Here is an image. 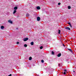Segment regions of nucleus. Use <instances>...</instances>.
<instances>
[{
  "label": "nucleus",
  "instance_id": "nucleus-18",
  "mask_svg": "<svg viewBox=\"0 0 76 76\" xmlns=\"http://www.w3.org/2000/svg\"><path fill=\"white\" fill-rule=\"evenodd\" d=\"M66 72H64V75H65L66 76H67V74H66Z\"/></svg>",
  "mask_w": 76,
  "mask_h": 76
},
{
  "label": "nucleus",
  "instance_id": "nucleus-3",
  "mask_svg": "<svg viewBox=\"0 0 76 76\" xmlns=\"http://www.w3.org/2000/svg\"><path fill=\"white\" fill-rule=\"evenodd\" d=\"M41 20V18H40V17H38L37 18V21H39Z\"/></svg>",
  "mask_w": 76,
  "mask_h": 76
},
{
  "label": "nucleus",
  "instance_id": "nucleus-15",
  "mask_svg": "<svg viewBox=\"0 0 76 76\" xmlns=\"http://www.w3.org/2000/svg\"><path fill=\"white\" fill-rule=\"evenodd\" d=\"M71 7H70V6H69L68 7V9H71Z\"/></svg>",
  "mask_w": 76,
  "mask_h": 76
},
{
  "label": "nucleus",
  "instance_id": "nucleus-30",
  "mask_svg": "<svg viewBox=\"0 0 76 76\" xmlns=\"http://www.w3.org/2000/svg\"><path fill=\"white\" fill-rule=\"evenodd\" d=\"M18 29V28H17V29Z\"/></svg>",
  "mask_w": 76,
  "mask_h": 76
},
{
  "label": "nucleus",
  "instance_id": "nucleus-13",
  "mask_svg": "<svg viewBox=\"0 0 76 76\" xmlns=\"http://www.w3.org/2000/svg\"><path fill=\"white\" fill-rule=\"evenodd\" d=\"M68 50H69V51L71 52H72V49H68Z\"/></svg>",
  "mask_w": 76,
  "mask_h": 76
},
{
  "label": "nucleus",
  "instance_id": "nucleus-2",
  "mask_svg": "<svg viewBox=\"0 0 76 76\" xmlns=\"http://www.w3.org/2000/svg\"><path fill=\"white\" fill-rule=\"evenodd\" d=\"M28 38H24L23 39L24 41H28Z\"/></svg>",
  "mask_w": 76,
  "mask_h": 76
},
{
  "label": "nucleus",
  "instance_id": "nucleus-19",
  "mask_svg": "<svg viewBox=\"0 0 76 76\" xmlns=\"http://www.w3.org/2000/svg\"><path fill=\"white\" fill-rule=\"evenodd\" d=\"M43 48V47L42 46H41L40 47V49H42Z\"/></svg>",
  "mask_w": 76,
  "mask_h": 76
},
{
  "label": "nucleus",
  "instance_id": "nucleus-16",
  "mask_svg": "<svg viewBox=\"0 0 76 76\" xmlns=\"http://www.w3.org/2000/svg\"><path fill=\"white\" fill-rule=\"evenodd\" d=\"M60 31H61L60 30H59L58 34H60Z\"/></svg>",
  "mask_w": 76,
  "mask_h": 76
},
{
  "label": "nucleus",
  "instance_id": "nucleus-29",
  "mask_svg": "<svg viewBox=\"0 0 76 76\" xmlns=\"http://www.w3.org/2000/svg\"><path fill=\"white\" fill-rule=\"evenodd\" d=\"M73 72H74V73H75V71H73Z\"/></svg>",
  "mask_w": 76,
  "mask_h": 76
},
{
  "label": "nucleus",
  "instance_id": "nucleus-22",
  "mask_svg": "<svg viewBox=\"0 0 76 76\" xmlns=\"http://www.w3.org/2000/svg\"><path fill=\"white\" fill-rule=\"evenodd\" d=\"M64 72H67V70L66 69H64Z\"/></svg>",
  "mask_w": 76,
  "mask_h": 76
},
{
  "label": "nucleus",
  "instance_id": "nucleus-5",
  "mask_svg": "<svg viewBox=\"0 0 76 76\" xmlns=\"http://www.w3.org/2000/svg\"><path fill=\"white\" fill-rule=\"evenodd\" d=\"M8 22L9 23H13V22H12V21H11V20H10L8 21Z\"/></svg>",
  "mask_w": 76,
  "mask_h": 76
},
{
  "label": "nucleus",
  "instance_id": "nucleus-1",
  "mask_svg": "<svg viewBox=\"0 0 76 76\" xmlns=\"http://www.w3.org/2000/svg\"><path fill=\"white\" fill-rule=\"evenodd\" d=\"M64 29H66V30H69V31H70V28L69 27H65L64 28Z\"/></svg>",
  "mask_w": 76,
  "mask_h": 76
},
{
  "label": "nucleus",
  "instance_id": "nucleus-10",
  "mask_svg": "<svg viewBox=\"0 0 76 76\" xmlns=\"http://www.w3.org/2000/svg\"><path fill=\"white\" fill-rule=\"evenodd\" d=\"M16 10H14V12H13V14H15V13H16Z\"/></svg>",
  "mask_w": 76,
  "mask_h": 76
},
{
  "label": "nucleus",
  "instance_id": "nucleus-14",
  "mask_svg": "<svg viewBox=\"0 0 76 76\" xmlns=\"http://www.w3.org/2000/svg\"><path fill=\"white\" fill-rule=\"evenodd\" d=\"M32 60V57H30L29 58V60Z\"/></svg>",
  "mask_w": 76,
  "mask_h": 76
},
{
  "label": "nucleus",
  "instance_id": "nucleus-25",
  "mask_svg": "<svg viewBox=\"0 0 76 76\" xmlns=\"http://www.w3.org/2000/svg\"><path fill=\"white\" fill-rule=\"evenodd\" d=\"M12 76V74H10L9 75H8V76Z\"/></svg>",
  "mask_w": 76,
  "mask_h": 76
},
{
  "label": "nucleus",
  "instance_id": "nucleus-4",
  "mask_svg": "<svg viewBox=\"0 0 76 76\" xmlns=\"http://www.w3.org/2000/svg\"><path fill=\"white\" fill-rule=\"evenodd\" d=\"M26 17H29V16H30V15L28 13H27L26 14Z\"/></svg>",
  "mask_w": 76,
  "mask_h": 76
},
{
  "label": "nucleus",
  "instance_id": "nucleus-11",
  "mask_svg": "<svg viewBox=\"0 0 76 76\" xmlns=\"http://www.w3.org/2000/svg\"><path fill=\"white\" fill-rule=\"evenodd\" d=\"M31 45H34V42H31Z\"/></svg>",
  "mask_w": 76,
  "mask_h": 76
},
{
  "label": "nucleus",
  "instance_id": "nucleus-26",
  "mask_svg": "<svg viewBox=\"0 0 76 76\" xmlns=\"http://www.w3.org/2000/svg\"><path fill=\"white\" fill-rule=\"evenodd\" d=\"M19 42H17V44H19Z\"/></svg>",
  "mask_w": 76,
  "mask_h": 76
},
{
  "label": "nucleus",
  "instance_id": "nucleus-28",
  "mask_svg": "<svg viewBox=\"0 0 76 76\" xmlns=\"http://www.w3.org/2000/svg\"><path fill=\"white\" fill-rule=\"evenodd\" d=\"M63 46H64V47H65V45H64L63 44Z\"/></svg>",
  "mask_w": 76,
  "mask_h": 76
},
{
  "label": "nucleus",
  "instance_id": "nucleus-6",
  "mask_svg": "<svg viewBox=\"0 0 76 76\" xmlns=\"http://www.w3.org/2000/svg\"><path fill=\"white\" fill-rule=\"evenodd\" d=\"M37 10H39V9H40V7L39 6L37 7Z\"/></svg>",
  "mask_w": 76,
  "mask_h": 76
},
{
  "label": "nucleus",
  "instance_id": "nucleus-7",
  "mask_svg": "<svg viewBox=\"0 0 76 76\" xmlns=\"http://www.w3.org/2000/svg\"><path fill=\"white\" fill-rule=\"evenodd\" d=\"M61 56V54L59 53V54H58V55L57 56L58 57H60V56Z\"/></svg>",
  "mask_w": 76,
  "mask_h": 76
},
{
  "label": "nucleus",
  "instance_id": "nucleus-12",
  "mask_svg": "<svg viewBox=\"0 0 76 76\" xmlns=\"http://www.w3.org/2000/svg\"><path fill=\"white\" fill-rule=\"evenodd\" d=\"M51 54L52 55H54V52L53 51H52Z\"/></svg>",
  "mask_w": 76,
  "mask_h": 76
},
{
  "label": "nucleus",
  "instance_id": "nucleus-24",
  "mask_svg": "<svg viewBox=\"0 0 76 76\" xmlns=\"http://www.w3.org/2000/svg\"><path fill=\"white\" fill-rule=\"evenodd\" d=\"M61 4V3H58V5H60Z\"/></svg>",
  "mask_w": 76,
  "mask_h": 76
},
{
  "label": "nucleus",
  "instance_id": "nucleus-17",
  "mask_svg": "<svg viewBox=\"0 0 76 76\" xmlns=\"http://www.w3.org/2000/svg\"><path fill=\"white\" fill-rule=\"evenodd\" d=\"M24 46L25 47H27V45H26V44H25L24 45Z\"/></svg>",
  "mask_w": 76,
  "mask_h": 76
},
{
  "label": "nucleus",
  "instance_id": "nucleus-8",
  "mask_svg": "<svg viewBox=\"0 0 76 76\" xmlns=\"http://www.w3.org/2000/svg\"><path fill=\"white\" fill-rule=\"evenodd\" d=\"M1 29H3L4 28V26H2L1 27Z\"/></svg>",
  "mask_w": 76,
  "mask_h": 76
},
{
  "label": "nucleus",
  "instance_id": "nucleus-23",
  "mask_svg": "<svg viewBox=\"0 0 76 76\" xmlns=\"http://www.w3.org/2000/svg\"><path fill=\"white\" fill-rule=\"evenodd\" d=\"M58 66L59 67H60V64H58Z\"/></svg>",
  "mask_w": 76,
  "mask_h": 76
},
{
  "label": "nucleus",
  "instance_id": "nucleus-27",
  "mask_svg": "<svg viewBox=\"0 0 76 76\" xmlns=\"http://www.w3.org/2000/svg\"><path fill=\"white\" fill-rule=\"evenodd\" d=\"M70 26H71V28L72 27V25H71H71H70Z\"/></svg>",
  "mask_w": 76,
  "mask_h": 76
},
{
  "label": "nucleus",
  "instance_id": "nucleus-9",
  "mask_svg": "<svg viewBox=\"0 0 76 76\" xmlns=\"http://www.w3.org/2000/svg\"><path fill=\"white\" fill-rule=\"evenodd\" d=\"M14 10H17V9H18V7H14Z\"/></svg>",
  "mask_w": 76,
  "mask_h": 76
},
{
  "label": "nucleus",
  "instance_id": "nucleus-21",
  "mask_svg": "<svg viewBox=\"0 0 76 76\" xmlns=\"http://www.w3.org/2000/svg\"><path fill=\"white\" fill-rule=\"evenodd\" d=\"M68 23L69 25H71V23Z\"/></svg>",
  "mask_w": 76,
  "mask_h": 76
},
{
  "label": "nucleus",
  "instance_id": "nucleus-20",
  "mask_svg": "<svg viewBox=\"0 0 76 76\" xmlns=\"http://www.w3.org/2000/svg\"><path fill=\"white\" fill-rule=\"evenodd\" d=\"M41 62H42V63H44V60H41Z\"/></svg>",
  "mask_w": 76,
  "mask_h": 76
}]
</instances>
